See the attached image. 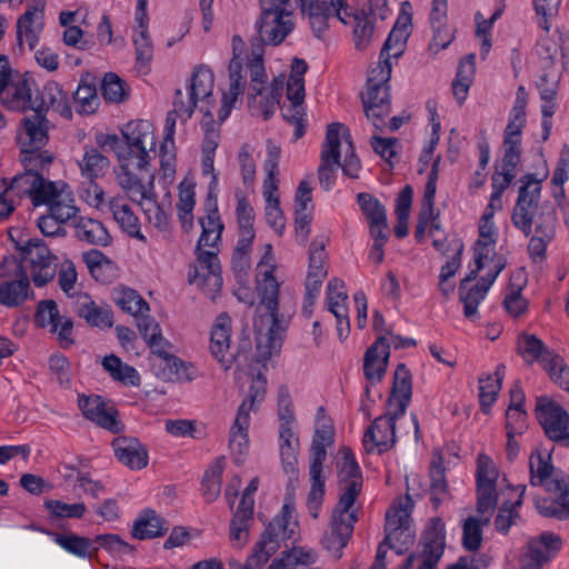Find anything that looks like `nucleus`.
Returning <instances> with one entry per match:
<instances>
[{
	"label": "nucleus",
	"instance_id": "obj_45",
	"mask_svg": "<svg viewBox=\"0 0 569 569\" xmlns=\"http://www.w3.org/2000/svg\"><path fill=\"white\" fill-rule=\"evenodd\" d=\"M168 522L154 510L148 509L140 513L133 523L132 536L140 540L161 537L168 531Z\"/></svg>",
	"mask_w": 569,
	"mask_h": 569
},
{
	"label": "nucleus",
	"instance_id": "obj_24",
	"mask_svg": "<svg viewBox=\"0 0 569 569\" xmlns=\"http://www.w3.org/2000/svg\"><path fill=\"white\" fill-rule=\"evenodd\" d=\"M342 123L335 122L328 126L326 139L321 150V163L318 178L325 190H329L335 182V171L340 166V134Z\"/></svg>",
	"mask_w": 569,
	"mask_h": 569
},
{
	"label": "nucleus",
	"instance_id": "obj_48",
	"mask_svg": "<svg viewBox=\"0 0 569 569\" xmlns=\"http://www.w3.org/2000/svg\"><path fill=\"white\" fill-rule=\"evenodd\" d=\"M530 483L532 486H542L547 489V485L556 475L561 473L555 471L551 465V456L546 451L536 449L529 458Z\"/></svg>",
	"mask_w": 569,
	"mask_h": 569
},
{
	"label": "nucleus",
	"instance_id": "obj_15",
	"mask_svg": "<svg viewBox=\"0 0 569 569\" xmlns=\"http://www.w3.org/2000/svg\"><path fill=\"white\" fill-rule=\"evenodd\" d=\"M333 6L340 10L337 12V19L346 26L352 28L355 47L358 50L368 48L375 37L377 19L379 14L372 9V4L362 6L352 9L347 0H332Z\"/></svg>",
	"mask_w": 569,
	"mask_h": 569
},
{
	"label": "nucleus",
	"instance_id": "obj_64",
	"mask_svg": "<svg viewBox=\"0 0 569 569\" xmlns=\"http://www.w3.org/2000/svg\"><path fill=\"white\" fill-rule=\"evenodd\" d=\"M348 296L345 291L343 281L333 278L327 284L326 291V303L328 310L332 315H339V312L348 310L347 308Z\"/></svg>",
	"mask_w": 569,
	"mask_h": 569
},
{
	"label": "nucleus",
	"instance_id": "obj_54",
	"mask_svg": "<svg viewBox=\"0 0 569 569\" xmlns=\"http://www.w3.org/2000/svg\"><path fill=\"white\" fill-rule=\"evenodd\" d=\"M308 64L302 59H293L287 80V99L290 103L305 104V79Z\"/></svg>",
	"mask_w": 569,
	"mask_h": 569
},
{
	"label": "nucleus",
	"instance_id": "obj_40",
	"mask_svg": "<svg viewBox=\"0 0 569 569\" xmlns=\"http://www.w3.org/2000/svg\"><path fill=\"white\" fill-rule=\"evenodd\" d=\"M74 310L91 327L110 328L113 315L109 307L98 306L87 293H77Z\"/></svg>",
	"mask_w": 569,
	"mask_h": 569
},
{
	"label": "nucleus",
	"instance_id": "obj_42",
	"mask_svg": "<svg viewBox=\"0 0 569 569\" xmlns=\"http://www.w3.org/2000/svg\"><path fill=\"white\" fill-rule=\"evenodd\" d=\"M176 120L168 114L163 128V141L160 146V172L163 179L171 181L176 172Z\"/></svg>",
	"mask_w": 569,
	"mask_h": 569
},
{
	"label": "nucleus",
	"instance_id": "obj_50",
	"mask_svg": "<svg viewBox=\"0 0 569 569\" xmlns=\"http://www.w3.org/2000/svg\"><path fill=\"white\" fill-rule=\"evenodd\" d=\"M109 160L98 149L89 148L86 149L81 160L78 161V166L81 176L89 181L87 188L91 184H97L94 180L102 177L109 168Z\"/></svg>",
	"mask_w": 569,
	"mask_h": 569
},
{
	"label": "nucleus",
	"instance_id": "obj_14",
	"mask_svg": "<svg viewBox=\"0 0 569 569\" xmlns=\"http://www.w3.org/2000/svg\"><path fill=\"white\" fill-rule=\"evenodd\" d=\"M81 198L89 206L100 211H109L117 223L131 237L143 239L140 232L139 219L124 197L117 196L107 201L102 188L99 184H91L89 188L82 189Z\"/></svg>",
	"mask_w": 569,
	"mask_h": 569
},
{
	"label": "nucleus",
	"instance_id": "obj_10",
	"mask_svg": "<svg viewBox=\"0 0 569 569\" xmlns=\"http://www.w3.org/2000/svg\"><path fill=\"white\" fill-rule=\"evenodd\" d=\"M34 192L32 204L47 206L48 211L58 220L68 222L77 217L79 211L72 190L64 181H50L34 171Z\"/></svg>",
	"mask_w": 569,
	"mask_h": 569
},
{
	"label": "nucleus",
	"instance_id": "obj_52",
	"mask_svg": "<svg viewBox=\"0 0 569 569\" xmlns=\"http://www.w3.org/2000/svg\"><path fill=\"white\" fill-rule=\"evenodd\" d=\"M114 303L124 312L138 317L149 312L148 302L138 293V291L119 287L113 291Z\"/></svg>",
	"mask_w": 569,
	"mask_h": 569
},
{
	"label": "nucleus",
	"instance_id": "obj_63",
	"mask_svg": "<svg viewBox=\"0 0 569 569\" xmlns=\"http://www.w3.org/2000/svg\"><path fill=\"white\" fill-rule=\"evenodd\" d=\"M500 369H505V367H499L495 375L488 376L479 381L480 405L485 412L495 403L501 388L502 375L500 373Z\"/></svg>",
	"mask_w": 569,
	"mask_h": 569
},
{
	"label": "nucleus",
	"instance_id": "obj_12",
	"mask_svg": "<svg viewBox=\"0 0 569 569\" xmlns=\"http://www.w3.org/2000/svg\"><path fill=\"white\" fill-rule=\"evenodd\" d=\"M541 180L527 174L521 179L518 198L511 213L512 224L526 237L533 233L537 220L543 210H555L551 206L540 203Z\"/></svg>",
	"mask_w": 569,
	"mask_h": 569
},
{
	"label": "nucleus",
	"instance_id": "obj_37",
	"mask_svg": "<svg viewBox=\"0 0 569 569\" xmlns=\"http://www.w3.org/2000/svg\"><path fill=\"white\" fill-rule=\"evenodd\" d=\"M386 337H378L368 348L363 358V373L371 383L380 382L386 373L389 361V345Z\"/></svg>",
	"mask_w": 569,
	"mask_h": 569
},
{
	"label": "nucleus",
	"instance_id": "obj_27",
	"mask_svg": "<svg viewBox=\"0 0 569 569\" xmlns=\"http://www.w3.org/2000/svg\"><path fill=\"white\" fill-rule=\"evenodd\" d=\"M548 492L557 496L556 500L537 499L536 508L545 517L560 520L569 519V476L558 473L547 485Z\"/></svg>",
	"mask_w": 569,
	"mask_h": 569
},
{
	"label": "nucleus",
	"instance_id": "obj_49",
	"mask_svg": "<svg viewBox=\"0 0 569 569\" xmlns=\"http://www.w3.org/2000/svg\"><path fill=\"white\" fill-rule=\"evenodd\" d=\"M147 345L151 349L152 353L157 355L159 358L166 361V366L170 369L172 373L176 375L178 379H192V377L187 373V365L182 360H180L179 358L169 352L170 343L162 336V333H159L153 338H149Z\"/></svg>",
	"mask_w": 569,
	"mask_h": 569
},
{
	"label": "nucleus",
	"instance_id": "obj_20",
	"mask_svg": "<svg viewBox=\"0 0 569 569\" xmlns=\"http://www.w3.org/2000/svg\"><path fill=\"white\" fill-rule=\"evenodd\" d=\"M326 237H317L312 240L309 248V264L305 283V310L309 313H311V308L320 293L322 282L328 273L326 267Z\"/></svg>",
	"mask_w": 569,
	"mask_h": 569
},
{
	"label": "nucleus",
	"instance_id": "obj_29",
	"mask_svg": "<svg viewBox=\"0 0 569 569\" xmlns=\"http://www.w3.org/2000/svg\"><path fill=\"white\" fill-rule=\"evenodd\" d=\"M78 406L83 416L97 426L114 433L121 430L122 426L117 418V410L106 403L102 397L79 395Z\"/></svg>",
	"mask_w": 569,
	"mask_h": 569
},
{
	"label": "nucleus",
	"instance_id": "obj_38",
	"mask_svg": "<svg viewBox=\"0 0 569 569\" xmlns=\"http://www.w3.org/2000/svg\"><path fill=\"white\" fill-rule=\"evenodd\" d=\"M114 456L123 466L140 470L148 465V452L137 438L120 437L112 442Z\"/></svg>",
	"mask_w": 569,
	"mask_h": 569
},
{
	"label": "nucleus",
	"instance_id": "obj_16",
	"mask_svg": "<svg viewBox=\"0 0 569 569\" xmlns=\"http://www.w3.org/2000/svg\"><path fill=\"white\" fill-rule=\"evenodd\" d=\"M506 260L499 258L495 261L493 266L488 268V272L483 276L478 283L470 286L481 269L476 268L462 279L459 286V299L463 305V315L469 319L478 318V306L485 300L489 288L493 284L499 273L505 269Z\"/></svg>",
	"mask_w": 569,
	"mask_h": 569
},
{
	"label": "nucleus",
	"instance_id": "obj_18",
	"mask_svg": "<svg viewBox=\"0 0 569 569\" xmlns=\"http://www.w3.org/2000/svg\"><path fill=\"white\" fill-rule=\"evenodd\" d=\"M446 546L445 523L439 518H433L428 523L422 536L421 553H411L402 569H437V565L443 555Z\"/></svg>",
	"mask_w": 569,
	"mask_h": 569
},
{
	"label": "nucleus",
	"instance_id": "obj_61",
	"mask_svg": "<svg viewBox=\"0 0 569 569\" xmlns=\"http://www.w3.org/2000/svg\"><path fill=\"white\" fill-rule=\"evenodd\" d=\"M340 9L333 6L332 0L322 1L321 4L313 6L312 8L306 9L303 13L308 14L309 23L317 37L327 29V21L330 17L337 18V12Z\"/></svg>",
	"mask_w": 569,
	"mask_h": 569
},
{
	"label": "nucleus",
	"instance_id": "obj_2",
	"mask_svg": "<svg viewBox=\"0 0 569 569\" xmlns=\"http://www.w3.org/2000/svg\"><path fill=\"white\" fill-rule=\"evenodd\" d=\"M266 251L257 266V289L261 298L259 317L254 321L256 348L259 361H266L279 353L287 326L278 318L279 282L274 277L272 246L266 244Z\"/></svg>",
	"mask_w": 569,
	"mask_h": 569
},
{
	"label": "nucleus",
	"instance_id": "obj_41",
	"mask_svg": "<svg viewBox=\"0 0 569 569\" xmlns=\"http://www.w3.org/2000/svg\"><path fill=\"white\" fill-rule=\"evenodd\" d=\"M246 406H239L229 431V446L237 461H241L249 450L250 415Z\"/></svg>",
	"mask_w": 569,
	"mask_h": 569
},
{
	"label": "nucleus",
	"instance_id": "obj_53",
	"mask_svg": "<svg viewBox=\"0 0 569 569\" xmlns=\"http://www.w3.org/2000/svg\"><path fill=\"white\" fill-rule=\"evenodd\" d=\"M76 236L81 241L97 246H107L110 242V236L104 226L91 218H81L77 222Z\"/></svg>",
	"mask_w": 569,
	"mask_h": 569
},
{
	"label": "nucleus",
	"instance_id": "obj_39",
	"mask_svg": "<svg viewBox=\"0 0 569 569\" xmlns=\"http://www.w3.org/2000/svg\"><path fill=\"white\" fill-rule=\"evenodd\" d=\"M68 100V93L62 90L59 83L49 81L43 86L40 93L34 97L33 111L41 114L43 111L51 109L62 117L69 118L71 109Z\"/></svg>",
	"mask_w": 569,
	"mask_h": 569
},
{
	"label": "nucleus",
	"instance_id": "obj_62",
	"mask_svg": "<svg viewBox=\"0 0 569 569\" xmlns=\"http://www.w3.org/2000/svg\"><path fill=\"white\" fill-rule=\"evenodd\" d=\"M101 93L106 101L120 103L129 97V88L116 73H106L101 82Z\"/></svg>",
	"mask_w": 569,
	"mask_h": 569
},
{
	"label": "nucleus",
	"instance_id": "obj_17",
	"mask_svg": "<svg viewBox=\"0 0 569 569\" xmlns=\"http://www.w3.org/2000/svg\"><path fill=\"white\" fill-rule=\"evenodd\" d=\"M536 417L546 437L559 445H569V413L547 396L536 399Z\"/></svg>",
	"mask_w": 569,
	"mask_h": 569
},
{
	"label": "nucleus",
	"instance_id": "obj_60",
	"mask_svg": "<svg viewBox=\"0 0 569 569\" xmlns=\"http://www.w3.org/2000/svg\"><path fill=\"white\" fill-rule=\"evenodd\" d=\"M518 351L527 363L531 365L538 361L541 366L545 356L553 353L533 335H523L518 339Z\"/></svg>",
	"mask_w": 569,
	"mask_h": 569
},
{
	"label": "nucleus",
	"instance_id": "obj_34",
	"mask_svg": "<svg viewBox=\"0 0 569 569\" xmlns=\"http://www.w3.org/2000/svg\"><path fill=\"white\" fill-rule=\"evenodd\" d=\"M33 81L16 76L1 92V101L10 110H33Z\"/></svg>",
	"mask_w": 569,
	"mask_h": 569
},
{
	"label": "nucleus",
	"instance_id": "obj_30",
	"mask_svg": "<svg viewBox=\"0 0 569 569\" xmlns=\"http://www.w3.org/2000/svg\"><path fill=\"white\" fill-rule=\"evenodd\" d=\"M34 321L41 328H50V331L57 333L61 341L68 343L73 341V322L70 318L60 315L56 301H40L37 306Z\"/></svg>",
	"mask_w": 569,
	"mask_h": 569
},
{
	"label": "nucleus",
	"instance_id": "obj_46",
	"mask_svg": "<svg viewBox=\"0 0 569 569\" xmlns=\"http://www.w3.org/2000/svg\"><path fill=\"white\" fill-rule=\"evenodd\" d=\"M52 540L67 552L82 559L97 557L98 547L87 537L76 533H51Z\"/></svg>",
	"mask_w": 569,
	"mask_h": 569
},
{
	"label": "nucleus",
	"instance_id": "obj_31",
	"mask_svg": "<svg viewBox=\"0 0 569 569\" xmlns=\"http://www.w3.org/2000/svg\"><path fill=\"white\" fill-rule=\"evenodd\" d=\"M36 181L32 170H26L12 179L10 186L0 193V220L8 218L21 199L29 198L32 201Z\"/></svg>",
	"mask_w": 569,
	"mask_h": 569
},
{
	"label": "nucleus",
	"instance_id": "obj_35",
	"mask_svg": "<svg viewBox=\"0 0 569 569\" xmlns=\"http://www.w3.org/2000/svg\"><path fill=\"white\" fill-rule=\"evenodd\" d=\"M186 88L199 102L200 111L210 114V109L213 106L212 92L214 88L212 70L206 66L196 67Z\"/></svg>",
	"mask_w": 569,
	"mask_h": 569
},
{
	"label": "nucleus",
	"instance_id": "obj_13",
	"mask_svg": "<svg viewBox=\"0 0 569 569\" xmlns=\"http://www.w3.org/2000/svg\"><path fill=\"white\" fill-rule=\"evenodd\" d=\"M278 420L281 462L287 473H295L299 449L297 420L289 391L283 387L279 389L278 393Z\"/></svg>",
	"mask_w": 569,
	"mask_h": 569
},
{
	"label": "nucleus",
	"instance_id": "obj_43",
	"mask_svg": "<svg viewBox=\"0 0 569 569\" xmlns=\"http://www.w3.org/2000/svg\"><path fill=\"white\" fill-rule=\"evenodd\" d=\"M496 228L493 222H482L479 227V239L475 248V263L478 269L490 268L500 257L495 253Z\"/></svg>",
	"mask_w": 569,
	"mask_h": 569
},
{
	"label": "nucleus",
	"instance_id": "obj_23",
	"mask_svg": "<svg viewBox=\"0 0 569 569\" xmlns=\"http://www.w3.org/2000/svg\"><path fill=\"white\" fill-rule=\"evenodd\" d=\"M477 511L490 513L497 505V481L499 471L495 462L486 455H479L477 460Z\"/></svg>",
	"mask_w": 569,
	"mask_h": 569
},
{
	"label": "nucleus",
	"instance_id": "obj_22",
	"mask_svg": "<svg viewBox=\"0 0 569 569\" xmlns=\"http://www.w3.org/2000/svg\"><path fill=\"white\" fill-rule=\"evenodd\" d=\"M189 282L208 292L212 298L221 289V267L216 250L200 251L189 271Z\"/></svg>",
	"mask_w": 569,
	"mask_h": 569
},
{
	"label": "nucleus",
	"instance_id": "obj_3",
	"mask_svg": "<svg viewBox=\"0 0 569 569\" xmlns=\"http://www.w3.org/2000/svg\"><path fill=\"white\" fill-rule=\"evenodd\" d=\"M338 477L340 497L332 512L329 532L322 539L323 547L336 557L341 556V550L348 545L357 522L353 508L362 489V473L349 448L339 450Z\"/></svg>",
	"mask_w": 569,
	"mask_h": 569
},
{
	"label": "nucleus",
	"instance_id": "obj_7",
	"mask_svg": "<svg viewBox=\"0 0 569 569\" xmlns=\"http://www.w3.org/2000/svg\"><path fill=\"white\" fill-rule=\"evenodd\" d=\"M392 64L385 60L377 63L369 71L366 92L362 93V103L368 120L376 129L386 127V119L391 111L390 87Z\"/></svg>",
	"mask_w": 569,
	"mask_h": 569
},
{
	"label": "nucleus",
	"instance_id": "obj_55",
	"mask_svg": "<svg viewBox=\"0 0 569 569\" xmlns=\"http://www.w3.org/2000/svg\"><path fill=\"white\" fill-rule=\"evenodd\" d=\"M224 467L226 459L223 457H218L212 461L203 475L202 495L208 502L214 501L221 492Z\"/></svg>",
	"mask_w": 569,
	"mask_h": 569
},
{
	"label": "nucleus",
	"instance_id": "obj_51",
	"mask_svg": "<svg viewBox=\"0 0 569 569\" xmlns=\"http://www.w3.org/2000/svg\"><path fill=\"white\" fill-rule=\"evenodd\" d=\"M561 54L563 68H569V33L563 31L557 32V39L543 38L539 42V54L553 63Z\"/></svg>",
	"mask_w": 569,
	"mask_h": 569
},
{
	"label": "nucleus",
	"instance_id": "obj_32",
	"mask_svg": "<svg viewBox=\"0 0 569 569\" xmlns=\"http://www.w3.org/2000/svg\"><path fill=\"white\" fill-rule=\"evenodd\" d=\"M406 7H410L409 2L402 3L401 13L383 43L378 63L388 60L392 64V59L397 60L405 51L411 30V14L406 12Z\"/></svg>",
	"mask_w": 569,
	"mask_h": 569
},
{
	"label": "nucleus",
	"instance_id": "obj_5",
	"mask_svg": "<svg viewBox=\"0 0 569 569\" xmlns=\"http://www.w3.org/2000/svg\"><path fill=\"white\" fill-rule=\"evenodd\" d=\"M250 73L248 89V104L253 112L269 119L279 106L284 86V77L274 78L267 83V74L263 66V46L253 43L252 58L247 63Z\"/></svg>",
	"mask_w": 569,
	"mask_h": 569
},
{
	"label": "nucleus",
	"instance_id": "obj_11",
	"mask_svg": "<svg viewBox=\"0 0 569 569\" xmlns=\"http://www.w3.org/2000/svg\"><path fill=\"white\" fill-rule=\"evenodd\" d=\"M281 148L272 140L267 141L266 158L262 164L264 179L262 183V196L266 202L264 214L267 223L278 233L284 230V217L280 208L279 199V161Z\"/></svg>",
	"mask_w": 569,
	"mask_h": 569
},
{
	"label": "nucleus",
	"instance_id": "obj_58",
	"mask_svg": "<svg viewBox=\"0 0 569 569\" xmlns=\"http://www.w3.org/2000/svg\"><path fill=\"white\" fill-rule=\"evenodd\" d=\"M542 368L549 378L561 389L569 393V366L557 353H547L542 360Z\"/></svg>",
	"mask_w": 569,
	"mask_h": 569
},
{
	"label": "nucleus",
	"instance_id": "obj_57",
	"mask_svg": "<svg viewBox=\"0 0 569 569\" xmlns=\"http://www.w3.org/2000/svg\"><path fill=\"white\" fill-rule=\"evenodd\" d=\"M519 489L520 492L518 499L515 502H503L499 508L498 515L495 519L496 529L503 535L508 533L509 529L516 525L520 518L518 509L522 505L526 486H520Z\"/></svg>",
	"mask_w": 569,
	"mask_h": 569
},
{
	"label": "nucleus",
	"instance_id": "obj_19",
	"mask_svg": "<svg viewBox=\"0 0 569 569\" xmlns=\"http://www.w3.org/2000/svg\"><path fill=\"white\" fill-rule=\"evenodd\" d=\"M126 140V148L119 139L118 151L124 153L129 159L137 160L138 166L149 163V151L154 149L156 137L152 126L147 120L129 122L122 131Z\"/></svg>",
	"mask_w": 569,
	"mask_h": 569
},
{
	"label": "nucleus",
	"instance_id": "obj_8",
	"mask_svg": "<svg viewBox=\"0 0 569 569\" xmlns=\"http://www.w3.org/2000/svg\"><path fill=\"white\" fill-rule=\"evenodd\" d=\"M101 143L110 147L117 153L120 162L116 171L117 182L132 201H141L148 194L153 193V174L149 172L148 164L138 166L137 160L129 159L124 153L118 151V136L108 134Z\"/></svg>",
	"mask_w": 569,
	"mask_h": 569
},
{
	"label": "nucleus",
	"instance_id": "obj_26",
	"mask_svg": "<svg viewBox=\"0 0 569 569\" xmlns=\"http://www.w3.org/2000/svg\"><path fill=\"white\" fill-rule=\"evenodd\" d=\"M259 38L251 42L253 43L268 42L270 44H279L291 32L293 22L291 13L288 10H269L261 11L260 20L257 21Z\"/></svg>",
	"mask_w": 569,
	"mask_h": 569
},
{
	"label": "nucleus",
	"instance_id": "obj_36",
	"mask_svg": "<svg viewBox=\"0 0 569 569\" xmlns=\"http://www.w3.org/2000/svg\"><path fill=\"white\" fill-rule=\"evenodd\" d=\"M557 213L555 210H543L537 220V226L533 228L535 236L528 243V252L531 258H543L547 246L553 239L557 227Z\"/></svg>",
	"mask_w": 569,
	"mask_h": 569
},
{
	"label": "nucleus",
	"instance_id": "obj_33",
	"mask_svg": "<svg viewBox=\"0 0 569 569\" xmlns=\"http://www.w3.org/2000/svg\"><path fill=\"white\" fill-rule=\"evenodd\" d=\"M231 318L222 313L217 317L210 335V351L224 370H229L234 357L230 352Z\"/></svg>",
	"mask_w": 569,
	"mask_h": 569
},
{
	"label": "nucleus",
	"instance_id": "obj_56",
	"mask_svg": "<svg viewBox=\"0 0 569 569\" xmlns=\"http://www.w3.org/2000/svg\"><path fill=\"white\" fill-rule=\"evenodd\" d=\"M468 517L462 525V546L469 551H477L482 543V528L490 521L488 513Z\"/></svg>",
	"mask_w": 569,
	"mask_h": 569
},
{
	"label": "nucleus",
	"instance_id": "obj_25",
	"mask_svg": "<svg viewBox=\"0 0 569 569\" xmlns=\"http://www.w3.org/2000/svg\"><path fill=\"white\" fill-rule=\"evenodd\" d=\"M402 416L398 410L389 409L388 413L375 419L362 439L366 451L382 453L389 450L396 442V419Z\"/></svg>",
	"mask_w": 569,
	"mask_h": 569
},
{
	"label": "nucleus",
	"instance_id": "obj_6",
	"mask_svg": "<svg viewBox=\"0 0 569 569\" xmlns=\"http://www.w3.org/2000/svg\"><path fill=\"white\" fill-rule=\"evenodd\" d=\"M297 527L295 506L287 501L282 506L280 513L267 526L246 563L238 565L236 569H260L278 550L280 541L292 537Z\"/></svg>",
	"mask_w": 569,
	"mask_h": 569
},
{
	"label": "nucleus",
	"instance_id": "obj_21",
	"mask_svg": "<svg viewBox=\"0 0 569 569\" xmlns=\"http://www.w3.org/2000/svg\"><path fill=\"white\" fill-rule=\"evenodd\" d=\"M232 59L229 64V89L222 92V106L219 110L218 117L224 121L238 98L243 93L246 80L242 76V59L241 56L244 50V42L240 36H233L231 40Z\"/></svg>",
	"mask_w": 569,
	"mask_h": 569
},
{
	"label": "nucleus",
	"instance_id": "obj_4",
	"mask_svg": "<svg viewBox=\"0 0 569 569\" xmlns=\"http://www.w3.org/2000/svg\"><path fill=\"white\" fill-rule=\"evenodd\" d=\"M413 506L411 497L406 495L398 497L389 507L386 513V538L378 547L376 562L371 569H385L388 549L401 555L413 545L416 537L411 519Z\"/></svg>",
	"mask_w": 569,
	"mask_h": 569
},
{
	"label": "nucleus",
	"instance_id": "obj_1",
	"mask_svg": "<svg viewBox=\"0 0 569 569\" xmlns=\"http://www.w3.org/2000/svg\"><path fill=\"white\" fill-rule=\"evenodd\" d=\"M56 257L41 240H30L23 249L22 261L8 256L0 264V305L19 307L31 296L30 280L36 287H43L57 272Z\"/></svg>",
	"mask_w": 569,
	"mask_h": 569
},
{
	"label": "nucleus",
	"instance_id": "obj_9",
	"mask_svg": "<svg viewBox=\"0 0 569 569\" xmlns=\"http://www.w3.org/2000/svg\"><path fill=\"white\" fill-rule=\"evenodd\" d=\"M17 141L26 170L37 172L52 161V154L42 149L48 141L46 119L42 114L36 112L31 118L23 119Z\"/></svg>",
	"mask_w": 569,
	"mask_h": 569
},
{
	"label": "nucleus",
	"instance_id": "obj_59",
	"mask_svg": "<svg viewBox=\"0 0 569 569\" xmlns=\"http://www.w3.org/2000/svg\"><path fill=\"white\" fill-rule=\"evenodd\" d=\"M82 260L96 280L101 282L109 280L107 272L113 270V263L104 253L91 249L82 253Z\"/></svg>",
	"mask_w": 569,
	"mask_h": 569
},
{
	"label": "nucleus",
	"instance_id": "obj_47",
	"mask_svg": "<svg viewBox=\"0 0 569 569\" xmlns=\"http://www.w3.org/2000/svg\"><path fill=\"white\" fill-rule=\"evenodd\" d=\"M102 368L109 373L113 381H117L123 386L139 387L141 383V377L138 370L124 363L118 356L108 355L102 359Z\"/></svg>",
	"mask_w": 569,
	"mask_h": 569
},
{
	"label": "nucleus",
	"instance_id": "obj_44",
	"mask_svg": "<svg viewBox=\"0 0 569 569\" xmlns=\"http://www.w3.org/2000/svg\"><path fill=\"white\" fill-rule=\"evenodd\" d=\"M411 375L408 368L403 363H400L395 372L392 392L389 399L390 410L396 409L398 410V415H405L411 398Z\"/></svg>",
	"mask_w": 569,
	"mask_h": 569
},
{
	"label": "nucleus",
	"instance_id": "obj_28",
	"mask_svg": "<svg viewBox=\"0 0 569 569\" xmlns=\"http://www.w3.org/2000/svg\"><path fill=\"white\" fill-rule=\"evenodd\" d=\"M46 0H32L26 12L18 18L17 38L20 44L33 50L39 42L44 26Z\"/></svg>",
	"mask_w": 569,
	"mask_h": 569
}]
</instances>
